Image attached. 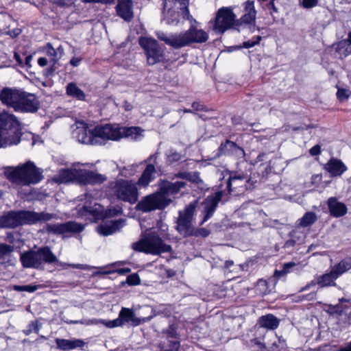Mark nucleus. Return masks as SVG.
<instances>
[{
    "mask_svg": "<svg viewBox=\"0 0 351 351\" xmlns=\"http://www.w3.org/2000/svg\"><path fill=\"white\" fill-rule=\"evenodd\" d=\"M16 117L6 112L0 113V148L19 144L21 133Z\"/></svg>",
    "mask_w": 351,
    "mask_h": 351,
    "instance_id": "1",
    "label": "nucleus"
},
{
    "mask_svg": "<svg viewBox=\"0 0 351 351\" xmlns=\"http://www.w3.org/2000/svg\"><path fill=\"white\" fill-rule=\"evenodd\" d=\"M52 180L58 184L74 181L82 184H96L103 182L106 178L101 174L84 169H70L60 170Z\"/></svg>",
    "mask_w": 351,
    "mask_h": 351,
    "instance_id": "2",
    "label": "nucleus"
},
{
    "mask_svg": "<svg viewBox=\"0 0 351 351\" xmlns=\"http://www.w3.org/2000/svg\"><path fill=\"white\" fill-rule=\"evenodd\" d=\"M132 247L136 251L153 255L168 252L171 250V246L165 244L164 240L156 232H150L144 235L141 240L133 243Z\"/></svg>",
    "mask_w": 351,
    "mask_h": 351,
    "instance_id": "3",
    "label": "nucleus"
},
{
    "mask_svg": "<svg viewBox=\"0 0 351 351\" xmlns=\"http://www.w3.org/2000/svg\"><path fill=\"white\" fill-rule=\"evenodd\" d=\"M152 316L147 317H137L134 311L132 308L123 307L119 313V317L113 320L106 321L104 319H93L87 324H102L109 328L122 326L125 323H130L132 326H136L149 321Z\"/></svg>",
    "mask_w": 351,
    "mask_h": 351,
    "instance_id": "4",
    "label": "nucleus"
},
{
    "mask_svg": "<svg viewBox=\"0 0 351 351\" xmlns=\"http://www.w3.org/2000/svg\"><path fill=\"white\" fill-rule=\"evenodd\" d=\"M112 191L118 199L130 204H135L138 199L136 184L132 180H117L112 186Z\"/></svg>",
    "mask_w": 351,
    "mask_h": 351,
    "instance_id": "5",
    "label": "nucleus"
},
{
    "mask_svg": "<svg viewBox=\"0 0 351 351\" xmlns=\"http://www.w3.org/2000/svg\"><path fill=\"white\" fill-rule=\"evenodd\" d=\"M72 137L86 145H98L95 127L91 128L82 121H77L72 126Z\"/></svg>",
    "mask_w": 351,
    "mask_h": 351,
    "instance_id": "6",
    "label": "nucleus"
},
{
    "mask_svg": "<svg viewBox=\"0 0 351 351\" xmlns=\"http://www.w3.org/2000/svg\"><path fill=\"white\" fill-rule=\"evenodd\" d=\"M139 45L145 50L148 64L154 65L165 59L164 49L159 46L155 39L141 37L139 39Z\"/></svg>",
    "mask_w": 351,
    "mask_h": 351,
    "instance_id": "7",
    "label": "nucleus"
},
{
    "mask_svg": "<svg viewBox=\"0 0 351 351\" xmlns=\"http://www.w3.org/2000/svg\"><path fill=\"white\" fill-rule=\"evenodd\" d=\"M195 209V204L191 203L185 207L184 210L179 212L176 230L183 237L191 236L193 233H194V227L192 225V221Z\"/></svg>",
    "mask_w": 351,
    "mask_h": 351,
    "instance_id": "8",
    "label": "nucleus"
},
{
    "mask_svg": "<svg viewBox=\"0 0 351 351\" xmlns=\"http://www.w3.org/2000/svg\"><path fill=\"white\" fill-rule=\"evenodd\" d=\"M51 263L58 262L56 256L48 247L40 249L38 252L23 253V267H38L41 264V261Z\"/></svg>",
    "mask_w": 351,
    "mask_h": 351,
    "instance_id": "9",
    "label": "nucleus"
},
{
    "mask_svg": "<svg viewBox=\"0 0 351 351\" xmlns=\"http://www.w3.org/2000/svg\"><path fill=\"white\" fill-rule=\"evenodd\" d=\"M235 21L233 10L230 7H223L216 14L213 30L217 33H223L234 25Z\"/></svg>",
    "mask_w": 351,
    "mask_h": 351,
    "instance_id": "10",
    "label": "nucleus"
},
{
    "mask_svg": "<svg viewBox=\"0 0 351 351\" xmlns=\"http://www.w3.org/2000/svg\"><path fill=\"white\" fill-rule=\"evenodd\" d=\"M172 199H166L158 191V192L145 197L137 204V208L143 212L161 210L167 207Z\"/></svg>",
    "mask_w": 351,
    "mask_h": 351,
    "instance_id": "11",
    "label": "nucleus"
},
{
    "mask_svg": "<svg viewBox=\"0 0 351 351\" xmlns=\"http://www.w3.org/2000/svg\"><path fill=\"white\" fill-rule=\"evenodd\" d=\"M1 101L14 109L15 111L22 110V93L15 88H4L0 92Z\"/></svg>",
    "mask_w": 351,
    "mask_h": 351,
    "instance_id": "12",
    "label": "nucleus"
},
{
    "mask_svg": "<svg viewBox=\"0 0 351 351\" xmlns=\"http://www.w3.org/2000/svg\"><path fill=\"white\" fill-rule=\"evenodd\" d=\"M98 144L103 141H118L121 139V127L119 125L106 124L95 126Z\"/></svg>",
    "mask_w": 351,
    "mask_h": 351,
    "instance_id": "13",
    "label": "nucleus"
},
{
    "mask_svg": "<svg viewBox=\"0 0 351 351\" xmlns=\"http://www.w3.org/2000/svg\"><path fill=\"white\" fill-rule=\"evenodd\" d=\"M157 36L160 40L174 49H180L190 45L186 31L169 36L164 32H159Z\"/></svg>",
    "mask_w": 351,
    "mask_h": 351,
    "instance_id": "14",
    "label": "nucleus"
},
{
    "mask_svg": "<svg viewBox=\"0 0 351 351\" xmlns=\"http://www.w3.org/2000/svg\"><path fill=\"white\" fill-rule=\"evenodd\" d=\"M121 212V208H108L104 213V208L99 204H94L93 206L86 205L80 210L81 215H85L86 213H90L97 219L104 217H113L116 216Z\"/></svg>",
    "mask_w": 351,
    "mask_h": 351,
    "instance_id": "15",
    "label": "nucleus"
},
{
    "mask_svg": "<svg viewBox=\"0 0 351 351\" xmlns=\"http://www.w3.org/2000/svg\"><path fill=\"white\" fill-rule=\"evenodd\" d=\"M43 179V171L35 165L28 161L23 165V185L35 184Z\"/></svg>",
    "mask_w": 351,
    "mask_h": 351,
    "instance_id": "16",
    "label": "nucleus"
},
{
    "mask_svg": "<svg viewBox=\"0 0 351 351\" xmlns=\"http://www.w3.org/2000/svg\"><path fill=\"white\" fill-rule=\"evenodd\" d=\"M84 229L80 223L69 221L64 223L47 224V230L55 234H65L69 232H80Z\"/></svg>",
    "mask_w": 351,
    "mask_h": 351,
    "instance_id": "17",
    "label": "nucleus"
},
{
    "mask_svg": "<svg viewBox=\"0 0 351 351\" xmlns=\"http://www.w3.org/2000/svg\"><path fill=\"white\" fill-rule=\"evenodd\" d=\"M22 222V213L21 211H10L0 217L1 228H13Z\"/></svg>",
    "mask_w": 351,
    "mask_h": 351,
    "instance_id": "18",
    "label": "nucleus"
},
{
    "mask_svg": "<svg viewBox=\"0 0 351 351\" xmlns=\"http://www.w3.org/2000/svg\"><path fill=\"white\" fill-rule=\"evenodd\" d=\"M186 186V182L178 181L175 182H164L160 186L159 191L166 199H171L169 197L178 193Z\"/></svg>",
    "mask_w": 351,
    "mask_h": 351,
    "instance_id": "19",
    "label": "nucleus"
},
{
    "mask_svg": "<svg viewBox=\"0 0 351 351\" xmlns=\"http://www.w3.org/2000/svg\"><path fill=\"white\" fill-rule=\"evenodd\" d=\"M221 192H217L213 195L208 196L204 202V211L206 213V215L204 217L203 221L201 223V225L203 224L211 217V215L216 209L217 204L219 203L221 198Z\"/></svg>",
    "mask_w": 351,
    "mask_h": 351,
    "instance_id": "20",
    "label": "nucleus"
},
{
    "mask_svg": "<svg viewBox=\"0 0 351 351\" xmlns=\"http://www.w3.org/2000/svg\"><path fill=\"white\" fill-rule=\"evenodd\" d=\"M327 204L330 215L334 217H343L348 212L346 205L339 202L336 197H330L327 201Z\"/></svg>",
    "mask_w": 351,
    "mask_h": 351,
    "instance_id": "21",
    "label": "nucleus"
},
{
    "mask_svg": "<svg viewBox=\"0 0 351 351\" xmlns=\"http://www.w3.org/2000/svg\"><path fill=\"white\" fill-rule=\"evenodd\" d=\"M5 177L12 184H19L22 182V166H7L1 169Z\"/></svg>",
    "mask_w": 351,
    "mask_h": 351,
    "instance_id": "22",
    "label": "nucleus"
},
{
    "mask_svg": "<svg viewBox=\"0 0 351 351\" xmlns=\"http://www.w3.org/2000/svg\"><path fill=\"white\" fill-rule=\"evenodd\" d=\"M243 14L240 21L241 23L252 24L255 22L256 10L254 7V1H246L243 3Z\"/></svg>",
    "mask_w": 351,
    "mask_h": 351,
    "instance_id": "23",
    "label": "nucleus"
},
{
    "mask_svg": "<svg viewBox=\"0 0 351 351\" xmlns=\"http://www.w3.org/2000/svg\"><path fill=\"white\" fill-rule=\"evenodd\" d=\"M324 169L331 177H336L341 176L347 170V167L340 160L332 158L325 165Z\"/></svg>",
    "mask_w": 351,
    "mask_h": 351,
    "instance_id": "24",
    "label": "nucleus"
},
{
    "mask_svg": "<svg viewBox=\"0 0 351 351\" xmlns=\"http://www.w3.org/2000/svg\"><path fill=\"white\" fill-rule=\"evenodd\" d=\"M124 225L125 220L123 219L110 221L98 226L97 232L101 235L108 236L119 230Z\"/></svg>",
    "mask_w": 351,
    "mask_h": 351,
    "instance_id": "25",
    "label": "nucleus"
},
{
    "mask_svg": "<svg viewBox=\"0 0 351 351\" xmlns=\"http://www.w3.org/2000/svg\"><path fill=\"white\" fill-rule=\"evenodd\" d=\"M52 217V215L47 213L23 211V223L32 224L39 221H49Z\"/></svg>",
    "mask_w": 351,
    "mask_h": 351,
    "instance_id": "26",
    "label": "nucleus"
},
{
    "mask_svg": "<svg viewBox=\"0 0 351 351\" xmlns=\"http://www.w3.org/2000/svg\"><path fill=\"white\" fill-rule=\"evenodd\" d=\"M186 32L189 40V45L192 43H205L208 39V34L206 32L198 29L195 26H191Z\"/></svg>",
    "mask_w": 351,
    "mask_h": 351,
    "instance_id": "27",
    "label": "nucleus"
},
{
    "mask_svg": "<svg viewBox=\"0 0 351 351\" xmlns=\"http://www.w3.org/2000/svg\"><path fill=\"white\" fill-rule=\"evenodd\" d=\"M118 15L125 21L133 17L132 2L131 0H120L116 7Z\"/></svg>",
    "mask_w": 351,
    "mask_h": 351,
    "instance_id": "28",
    "label": "nucleus"
},
{
    "mask_svg": "<svg viewBox=\"0 0 351 351\" xmlns=\"http://www.w3.org/2000/svg\"><path fill=\"white\" fill-rule=\"evenodd\" d=\"M280 324V319L272 314H267L259 317L257 324L261 328H267L268 330L276 329Z\"/></svg>",
    "mask_w": 351,
    "mask_h": 351,
    "instance_id": "29",
    "label": "nucleus"
},
{
    "mask_svg": "<svg viewBox=\"0 0 351 351\" xmlns=\"http://www.w3.org/2000/svg\"><path fill=\"white\" fill-rule=\"evenodd\" d=\"M56 345L58 348L61 350H73L76 348H82L84 346V342L80 339H57Z\"/></svg>",
    "mask_w": 351,
    "mask_h": 351,
    "instance_id": "30",
    "label": "nucleus"
},
{
    "mask_svg": "<svg viewBox=\"0 0 351 351\" xmlns=\"http://www.w3.org/2000/svg\"><path fill=\"white\" fill-rule=\"evenodd\" d=\"M143 130L138 127H121V138H130L138 140L143 136Z\"/></svg>",
    "mask_w": 351,
    "mask_h": 351,
    "instance_id": "31",
    "label": "nucleus"
},
{
    "mask_svg": "<svg viewBox=\"0 0 351 351\" xmlns=\"http://www.w3.org/2000/svg\"><path fill=\"white\" fill-rule=\"evenodd\" d=\"M38 106V101L34 95L23 93V112H36Z\"/></svg>",
    "mask_w": 351,
    "mask_h": 351,
    "instance_id": "32",
    "label": "nucleus"
},
{
    "mask_svg": "<svg viewBox=\"0 0 351 351\" xmlns=\"http://www.w3.org/2000/svg\"><path fill=\"white\" fill-rule=\"evenodd\" d=\"M156 169L152 165H148L138 181L141 186H147L155 178Z\"/></svg>",
    "mask_w": 351,
    "mask_h": 351,
    "instance_id": "33",
    "label": "nucleus"
},
{
    "mask_svg": "<svg viewBox=\"0 0 351 351\" xmlns=\"http://www.w3.org/2000/svg\"><path fill=\"white\" fill-rule=\"evenodd\" d=\"M43 51L53 63H56L64 54V49L62 46L54 49L51 43H47L43 47Z\"/></svg>",
    "mask_w": 351,
    "mask_h": 351,
    "instance_id": "34",
    "label": "nucleus"
},
{
    "mask_svg": "<svg viewBox=\"0 0 351 351\" xmlns=\"http://www.w3.org/2000/svg\"><path fill=\"white\" fill-rule=\"evenodd\" d=\"M337 278V275L331 269L329 273L324 274L318 277L317 283L321 287L335 286V280Z\"/></svg>",
    "mask_w": 351,
    "mask_h": 351,
    "instance_id": "35",
    "label": "nucleus"
},
{
    "mask_svg": "<svg viewBox=\"0 0 351 351\" xmlns=\"http://www.w3.org/2000/svg\"><path fill=\"white\" fill-rule=\"evenodd\" d=\"M350 269H351V258H346L332 267L331 269L338 278Z\"/></svg>",
    "mask_w": 351,
    "mask_h": 351,
    "instance_id": "36",
    "label": "nucleus"
},
{
    "mask_svg": "<svg viewBox=\"0 0 351 351\" xmlns=\"http://www.w3.org/2000/svg\"><path fill=\"white\" fill-rule=\"evenodd\" d=\"M66 94L82 101L86 98L84 93L74 83H70L67 85Z\"/></svg>",
    "mask_w": 351,
    "mask_h": 351,
    "instance_id": "37",
    "label": "nucleus"
},
{
    "mask_svg": "<svg viewBox=\"0 0 351 351\" xmlns=\"http://www.w3.org/2000/svg\"><path fill=\"white\" fill-rule=\"evenodd\" d=\"M248 178L246 175L242 173L233 172L231 173L230 177L228 178V181L227 183V186L230 190V188L234 184L237 186L240 184L243 181H248Z\"/></svg>",
    "mask_w": 351,
    "mask_h": 351,
    "instance_id": "38",
    "label": "nucleus"
},
{
    "mask_svg": "<svg viewBox=\"0 0 351 351\" xmlns=\"http://www.w3.org/2000/svg\"><path fill=\"white\" fill-rule=\"evenodd\" d=\"M179 3L176 0H165L163 3V14L165 18H167L169 23H173V21H171L169 16H171V10L176 7V4Z\"/></svg>",
    "mask_w": 351,
    "mask_h": 351,
    "instance_id": "39",
    "label": "nucleus"
},
{
    "mask_svg": "<svg viewBox=\"0 0 351 351\" xmlns=\"http://www.w3.org/2000/svg\"><path fill=\"white\" fill-rule=\"evenodd\" d=\"M316 220V215L313 212H308L300 219V225L303 227H306L313 224Z\"/></svg>",
    "mask_w": 351,
    "mask_h": 351,
    "instance_id": "40",
    "label": "nucleus"
},
{
    "mask_svg": "<svg viewBox=\"0 0 351 351\" xmlns=\"http://www.w3.org/2000/svg\"><path fill=\"white\" fill-rule=\"evenodd\" d=\"M225 147L226 148L232 149L234 153L237 157L242 158L244 156V151L239 147H238L234 143L231 141H227Z\"/></svg>",
    "mask_w": 351,
    "mask_h": 351,
    "instance_id": "41",
    "label": "nucleus"
},
{
    "mask_svg": "<svg viewBox=\"0 0 351 351\" xmlns=\"http://www.w3.org/2000/svg\"><path fill=\"white\" fill-rule=\"evenodd\" d=\"M23 140L29 142L30 145L34 146L37 143L40 142V137L31 132H23Z\"/></svg>",
    "mask_w": 351,
    "mask_h": 351,
    "instance_id": "42",
    "label": "nucleus"
},
{
    "mask_svg": "<svg viewBox=\"0 0 351 351\" xmlns=\"http://www.w3.org/2000/svg\"><path fill=\"white\" fill-rule=\"evenodd\" d=\"M351 95L349 89L339 88L337 92V97L341 101L347 100Z\"/></svg>",
    "mask_w": 351,
    "mask_h": 351,
    "instance_id": "43",
    "label": "nucleus"
},
{
    "mask_svg": "<svg viewBox=\"0 0 351 351\" xmlns=\"http://www.w3.org/2000/svg\"><path fill=\"white\" fill-rule=\"evenodd\" d=\"M295 265V263L293 262L287 263L284 264L283 268L281 270H276L274 271V275L276 276H285L287 273L289 272V269Z\"/></svg>",
    "mask_w": 351,
    "mask_h": 351,
    "instance_id": "44",
    "label": "nucleus"
},
{
    "mask_svg": "<svg viewBox=\"0 0 351 351\" xmlns=\"http://www.w3.org/2000/svg\"><path fill=\"white\" fill-rule=\"evenodd\" d=\"M159 230L156 234L162 238V240L169 239L170 236L167 233L168 226L166 224L160 223L158 224Z\"/></svg>",
    "mask_w": 351,
    "mask_h": 351,
    "instance_id": "45",
    "label": "nucleus"
},
{
    "mask_svg": "<svg viewBox=\"0 0 351 351\" xmlns=\"http://www.w3.org/2000/svg\"><path fill=\"white\" fill-rule=\"evenodd\" d=\"M136 167L137 165H135L125 167L120 170V174L125 177L130 176L134 174Z\"/></svg>",
    "mask_w": 351,
    "mask_h": 351,
    "instance_id": "46",
    "label": "nucleus"
},
{
    "mask_svg": "<svg viewBox=\"0 0 351 351\" xmlns=\"http://www.w3.org/2000/svg\"><path fill=\"white\" fill-rule=\"evenodd\" d=\"M176 176L177 178L186 179V180L191 181V182H197L199 180L197 174H196V173L192 174L190 173H180L176 175Z\"/></svg>",
    "mask_w": 351,
    "mask_h": 351,
    "instance_id": "47",
    "label": "nucleus"
},
{
    "mask_svg": "<svg viewBox=\"0 0 351 351\" xmlns=\"http://www.w3.org/2000/svg\"><path fill=\"white\" fill-rule=\"evenodd\" d=\"M319 3V0H302L301 5L304 8L311 9L316 7Z\"/></svg>",
    "mask_w": 351,
    "mask_h": 351,
    "instance_id": "48",
    "label": "nucleus"
},
{
    "mask_svg": "<svg viewBox=\"0 0 351 351\" xmlns=\"http://www.w3.org/2000/svg\"><path fill=\"white\" fill-rule=\"evenodd\" d=\"M127 282L130 285H138L140 284L141 280L138 274H133L128 276Z\"/></svg>",
    "mask_w": 351,
    "mask_h": 351,
    "instance_id": "49",
    "label": "nucleus"
},
{
    "mask_svg": "<svg viewBox=\"0 0 351 351\" xmlns=\"http://www.w3.org/2000/svg\"><path fill=\"white\" fill-rule=\"evenodd\" d=\"M261 40V37L258 36L255 38V40H251L244 42L243 43V46L245 48L253 47L256 45L258 44Z\"/></svg>",
    "mask_w": 351,
    "mask_h": 351,
    "instance_id": "50",
    "label": "nucleus"
},
{
    "mask_svg": "<svg viewBox=\"0 0 351 351\" xmlns=\"http://www.w3.org/2000/svg\"><path fill=\"white\" fill-rule=\"evenodd\" d=\"M210 234V232L205 229V228H199V229H195L194 228V233H193L192 235L195 236H202V237H207Z\"/></svg>",
    "mask_w": 351,
    "mask_h": 351,
    "instance_id": "51",
    "label": "nucleus"
},
{
    "mask_svg": "<svg viewBox=\"0 0 351 351\" xmlns=\"http://www.w3.org/2000/svg\"><path fill=\"white\" fill-rule=\"evenodd\" d=\"M12 251V247L6 244H0V256H4Z\"/></svg>",
    "mask_w": 351,
    "mask_h": 351,
    "instance_id": "52",
    "label": "nucleus"
},
{
    "mask_svg": "<svg viewBox=\"0 0 351 351\" xmlns=\"http://www.w3.org/2000/svg\"><path fill=\"white\" fill-rule=\"evenodd\" d=\"M168 159L171 162L178 161L181 159V155L176 152H173L172 151L169 154H168Z\"/></svg>",
    "mask_w": 351,
    "mask_h": 351,
    "instance_id": "53",
    "label": "nucleus"
},
{
    "mask_svg": "<svg viewBox=\"0 0 351 351\" xmlns=\"http://www.w3.org/2000/svg\"><path fill=\"white\" fill-rule=\"evenodd\" d=\"M59 265L62 266V267H64L65 269L66 268L67 266H70L73 268H77V269H86V266L84 265H81V264L75 265V264H66V263H60Z\"/></svg>",
    "mask_w": 351,
    "mask_h": 351,
    "instance_id": "54",
    "label": "nucleus"
},
{
    "mask_svg": "<svg viewBox=\"0 0 351 351\" xmlns=\"http://www.w3.org/2000/svg\"><path fill=\"white\" fill-rule=\"evenodd\" d=\"M309 153L312 156H317L320 154V147L318 145L313 146L310 149Z\"/></svg>",
    "mask_w": 351,
    "mask_h": 351,
    "instance_id": "55",
    "label": "nucleus"
},
{
    "mask_svg": "<svg viewBox=\"0 0 351 351\" xmlns=\"http://www.w3.org/2000/svg\"><path fill=\"white\" fill-rule=\"evenodd\" d=\"M55 2L62 6H69L73 3V0H55Z\"/></svg>",
    "mask_w": 351,
    "mask_h": 351,
    "instance_id": "56",
    "label": "nucleus"
},
{
    "mask_svg": "<svg viewBox=\"0 0 351 351\" xmlns=\"http://www.w3.org/2000/svg\"><path fill=\"white\" fill-rule=\"evenodd\" d=\"M37 289V286L32 285H26L23 286V291H28L29 293H32Z\"/></svg>",
    "mask_w": 351,
    "mask_h": 351,
    "instance_id": "57",
    "label": "nucleus"
},
{
    "mask_svg": "<svg viewBox=\"0 0 351 351\" xmlns=\"http://www.w3.org/2000/svg\"><path fill=\"white\" fill-rule=\"evenodd\" d=\"M80 62H81L80 58L75 57L71 60L70 63L72 66H77L80 64Z\"/></svg>",
    "mask_w": 351,
    "mask_h": 351,
    "instance_id": "58",
    "label": "nucleus"
},
{
    "mask_svg": "<svg viewBox=\"0 0 351 351\" xmlns=\"http://www.w3.org/2000/svg\"><path fill=\"white\" fill-rule=\"evenodd\" d=\"M38 63L41 66H45L47 64V60L45 58H40L38 60Z\"/></svg>",
    "mask_w": 351,
    "mask_h": 351,
    "instance_id": "59",
    "label": "nucleus"
},
{
    "mask_svg": "<svg viewBox=\"0 0 351 351\" xmlns=\"http://www.w3.org/2000/svg\"><path fill=\"white\" fill-rule=\"evenodd\" d=\"M130 271L131 270L129 268H123V269H117V272L119 274H125L130 272Z\"/></svg>",
    "mask_w": 351,
    "mask_h": 351,
    "instance_id": "60",
    "label": "nucleus"
},
{
    "mask_svg": "<svg viewBox=\"0 0 351 351\" xmlns=\"http://www.w3.org/2000/svg\"><path fill=\"white\" fill-rule=\"evenodd\" d=\"M321 179H322V176L319 174L314 175L312 177L313 182H317L320 181Z\"/></svg>",
    "mask_w": 351,
    "mask_h": 351,
    "instance_id": "61",
    "label": "nucleus"
},
{
    "mask_svg": "<svg viewBox=\"0 0 351 351\" xmlns=\"http://www.w3.org/2000/svg\"><path fill=\"white\" fill-rule=\"evenodd\" d=\"M192 106L193 108L195 110H200L202 109V106L197 103V102H194L193 104H192Z\"/></svg>",
    "mask_w": 351,
    "mask_h": 351,
    "instance_id": "62",
    "label": "nucleus"
},
{
    "mask_svg": "<svg viewBox=\"0 0 351 351\" xmlns=\"http://www.w3.org/2000/svg\"><path fill=\"white\" fill-rule=\"evenodd\" d=\"M316 284V282L312 281L309 284H308L306 287H304V288L302 289L301 291H304V290H307L308 289H309L311 286H315Z\"/></svg>",
    "mask_w": 351,
    "mask_h": 351,
    "instance_id": "63",
    "label": "nucleus"
},
{
    "mask_svg": "<svg viewBox=\"0 0 351 351\" xmlns=\"http://www.w3.org/2000/svg\"><path fill=\"white\" fill-rule=\"evenodd\" d=\"M338 351H351V342L348 344L344 348H341Z\"/></svg>",
    "mask_w": 351,
    "mask_h": 351,
    "instance_id": "64",
    "label": "nucleus"
}]
</instances>
